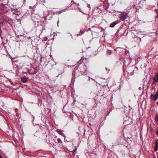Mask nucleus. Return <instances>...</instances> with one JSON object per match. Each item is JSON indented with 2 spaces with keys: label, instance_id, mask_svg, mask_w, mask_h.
<instances>
[{
  "label": "nucleus",
  "instance_id": "1",
  "mask_svg": "<svg viewBox=\"0 0 158 158\" xmlns=\"http://www.w3.org/2000/svg\"><path fill=\"white\" fill-rule=\"evenodd\" d=\"M150 98L152 100L154 101H156L158 99V90H157L156 94H151Z\"/></svg>",
  "mask_w": 158,
  "mask_h": 158
},
{
  "label": "nucleus",
  "instance_id": "2",
  "mask_svg": "<svg viewBox=\"0 0 158 158\" xmlns=\"http://www.w3.org/2000/svg\"><path fill=\"white\" fill-rule=\"evenodd\" d=\"M153 81H152V84H153L158 81V72L156 73L154 77H152Z\"/></svg>",
  "mask_w": 158,
  "mask_h": 158
},
{
  "label": "nucleus",
  "instance_id": "3",
  "mask_svg": "<svg viewBox=\"0 0 158 158\" xmlns=\"http://www.w3.org/2000/svg\"><path fill=\"white\" fill-rule=\"evenodd\" d=\"M128 17L127 13L121 14V19L122 21H124Z\"/></svg>",
  "mask_w": 158,
  "mask_h": 158
},
{
  "label": "nucleus",
  "instance_id": "4",
  "mask_svg": "<svg viewBox=\"0 0 158 158\" xmlns=\"http://www.w3.org/2000/svg\"><path fill=\"white\" fill-rule=\"evenodd\" d=\"M30 4L31 6H30L29 8L33 9L34 7H35L36 6V3L35 0L31 1V2Z\"/></svg>",
  "mask_w": 158,
  "mask_h": 158
},
{
  "label": "nucleus",
  "instance_id": "5",
  "mask_svg": "<svg viewBox=\"0 0 158 158\" xmlns=\"http://www.w3.org/2000/svg\"><path fill=\"white\" fill-rule=\"evenodd\" d=\"M155 146L154 149V151L156 152L158 150V140L156 141L155 142Z\"/></svg>",
  "mask_w": 158,
  "mask_h": 158
},
{
  "label": "nucleus",
  "instance_id": "6",
  "mask_svg": "<svg viewBox=\"0 0 158 158\" xmlns=\"http://www.w3.org/2000/svg\"><path fill=\"white\" fill-rule=\"evenodd\" d=\"M118 23V21H114V22L112 23L110 25V27H114L115 25L117 24Z\"/></svg>",
  "mask_w": 158,
  "mask_h": 158
},
{
  "label": "nucleus",
  "instance_id": "7",
  "mask_svg": "<svg viewBox=\"0 0 158 158\" xmlns=\"http://www.w3.org/2000/svg\"><path fill=\"white\" fill-rule=\"evenodd\" d=\"M27 78L26 77H23L21 78V81L24 83L26 82L27 80Z\"/></svg>",
  "mask_w": 158,
  "mask_h": 158
},
{
  "label": "nucleus",
  "instance_id": "8",
  "mask_svg": "<svg viewBox=\"0 0 158 158\" xmlns=\"http://www.w3.org/2000/svg\"><path fill=\"white\" fill-rule=\"evenodd\" d=\"M13 14L16 15H18L20 14V13L18 11H15L14 12H13Z\"/></svg>",
  "mask_w": 158,
  "mask_h": 158
},
{
  "label": "nucleus",
  "instance_id": "9",
  "mask_svg": "<svg viewBox=\"0 0 158 158\" xmlns=\"http://www.w3.org/2000/svg\"><path fill=\"white\" fill-rule=\"evenodd\" d=\"M56 131L59 134L61 135H62V132L60 130H59V129H57V130H56Z\"/></svg>",
  "mask_w": 158,
  "mask_h": 158
},
{
  "label": "nucleus",
  "instance_id": "10",
  "mask_svg": "<svg viewBox=\"0 0 158 158\" xmlns=\"http://www.w3.org/2000/svg\"><path fill=\"white\" fill-rule=\"evenodd\" d=\"M77 149L76 148L73 150V151L72 152L73 155H74L75 154V153L77 151Z\"/></svg>",
  "mask_w": 158,
  "mask_h": 158
},
{
  "label": "nucleus",
  "instance_id": "11",
  "mask_svg": "<svg viewBox=\"0 0 158 158\" xmlns=\"http://www.w3.org/2000/svg\"><path fill=\"white\" fill-rule=\"evenodd\" d=\"M155 119L156 121H158V114H157L156 115L155 117Z\"/></svg>",
  "mask_w": 158,
  "mask_h": 158
},
{
  "label": "nucleus",
  "instance_id": "12",
  "mask_svg": "<svg viewBox=\"0 0 158 158\" xmlns=\"http://www.w3.org/2000/svg\"><path fill=\"white\" fill-rule=\"evenodd\" d=\"M57 141H58V142L59 143H61V140L60 139V138H58L57 139Z\"/></svg>",
  "mask_w": 158,
  "mask_h": 158
},
{
  "label": "nucleus",
  "instance_id": "13",
  "mask_svg": "<svg viewBox=\"0 0 158 158\" xmlns=\"http://www.w3.org/2000/svg\"><path fill=\"white\" fill-rule=\"evenodd\" d=\"M90 5L89 4H87V6L89 7V8L90 7Z\"/></svg>",
  "mask_w": 158,
  "mask_h": 158
},
{
  "label": "nucleus",
  "instance_id": "14",
  "mask_svg": "<svg viewBox=\"0 0 158 158\" xmlns=\"http://www.w3.org/2000/svg\"><path fill=\"white\" fill-rule=\"evenodd\" d=\"M156 133L158 135V130L157 131Z\"/></svg>",
  "mask_w": 158,
  "mask_h": 158
},
{
  "label": "nucleus",
  "instance_id": "15",
  "mask_svg": "<svg viewBox=\"0 0 158 158\" xmlns=\"http://www.w3.org/2000/svg\"><path fill=\"white\" fill-rule=\"evenodd\" d=\"M0 158H3L0 155Z\"/></svg>",
  "mask_w": 158,
  "mask_h": 158
},
{
  "label": "nucleus",
  "instance_id": "16",
  "mask_svg": "<svg viewBox=\"0 0 158 158\" xmlns=\"http://www.w3.org/2000/svg\"><path fill=\"white\" fill-rule=\"evenodd\" d=\"M46 16H44V18L45 19H46Z\"/></svg>",
  "mask_w": 158,
  "mask_h": 158
},
{
  "label": "nucleus",
  "instance_id": "17",
  "mask_svg": "<svg viewBox=\"0 0 158 158\" xmlns=\"http://www.w3.org/2000/svg\"><path fill=\"white\" fill-rule=\"evenodd\" d=\"M109 52V51H108ZM110 52H109V54H110L111 53V52H110Z\"/></svg>",
  "mask_w": 158,
  "mask_h": 158
},
{
  "label": "nucleus",
  "instance_id": "18",
  "mask_svg": "<svg viewBox=\"0 0 158 158\" xmlns=\"http://www.w3.org/2000/svg\"><path fill=\"white\" fill-rule=\"evenodd\" d=\"M17 110V109H15V111H16Z\"/></svg>",
  "mask_w": 158,
  "mask_h": 158
},
{
  "label": "nucleus",
  "instance_id": "19",
  "mask_svg": "<svg viewBox=\"0 0 158 158\" xmlns=\"http://www.w3.org/2000/svg\"><path fill=\"white\" fill-rule=\"evenodd\" d=\"M16 114L17 116V114Z\"/></svg>",
  "mask_w": 158,
  "mask_h": 158
}]
</instances>
